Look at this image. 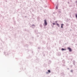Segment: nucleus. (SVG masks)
Listing matches in <instances>:
<instances>
[{
    "label": "nucleus",
    "mask_w": 77,
    "mask_h": 77,
    "mask_svg": "<svg viewBox=\"0 0 77 77\" xmlns=\"http://www.w3.org/2000/svg\"><path fill=\"white\" fill-rule=\"evenodd\" d=\"M63 25H64V24H61V28H63Z\"/></svg>",
    "instance_id": "4"
},
{
    "label": "nucleus",
    "mask_w": 77,
    "mask_h": 77,
    "mask_svg": "<svg viewBox=\"0 0 77 77\" xmlns=\"http://www.w3.org/2000/svg\"><path fill=\"white\" fill-rule=\"evenodd\" d=\"M55 23H57V21H56Z\"/></svg>",
    "instance_id": "10"
},
{
    "label": "nucleus",
    "mask_w": 77,
    "mask_h": 77,
    "mask_svg": "<svg viewBox=\"0 0 77 77\" xmlns=\"http://www.w3.org/2000/svg\"><path fill=\"white\" fill-rule=\"evenodd\" d=\"M44 25L45 26H47V21L46 20H44Z\"/></svg>",
    "instance_id": "1"
},
{
    "label": "nucleus",
    "mask_w": 77,
    "mask_h": 77,
    "mask_svg": "<svg viewBox=\"0 0 77 77\" xmlns=\"http://www.w3.org/2000/svg\"><path fill=\"white\" fill-rule=\"evenodd\" d=\"M46 73H47V74H48V72H47Z\"/></svg>",
    "instance_id": "11"
},
{
    "label": "nucleus",
    "mask_w": 77,
    "mask_h": 77,
    "mask_svg": "<svg viewBox=\"0 0 77 77\" xmlns=\"http://www.w3.org/2000/svg\"><path fill=\"white\" fill-rule=\"evenodd\" d=\"M68 49H69V51H72V50H71V48H68Z\"/></svg>",
    "instance_id": "2"
},
{
    "label": "nucleus",
    "mask_w": 77,
    "mask_h": 77,
    "mask_svg": "<svg viewBox=\"0 0 77 77\" xmlns=\"http://www.w3.org/2000/svg\"><path fill=\"white\" fill-rule=\"evenodd\" d=\"M48 72H49V73L50 72V70H48Z\"/></svg>",
    "instance_id": "9"
},
{
    "label": "nucleus",
    "mask_w": 77,
    "mask_h": 77,
    "mask_svg": "<svg viewBox=\"0 0 77 77\" xmlns=\"http://www.w3.org/2000/svg\"><path fill=\"white\" fill-rule=\"evenodd\" d=\"M32 26L34 27H35V26L34 25H33Z\"/></svg>",
    "instance_id": "7"
},
{
    "label": "nucleus",
    "mask_w": 77,
    "mask_h": 77,
    "mask_svg": "<svg viewBox=\"0 0 77 77\" xmlns=\"http://www.w3.org/2000/svg\"><path fill=\"white\" fill-rule=\"evenodd\" d=\"M57 26L58 27H60V25L59 23H57Z\"/></svg>",
    "instance_id": "3"
},
{
    "label": "nucleus",
    "mask_w": 77,
    "mask_h": 77,
    "mask_svg": "<svg viewBox=\"0 0 77 77\" xmlns=\"http://www.w3.org/2000/svg\"><path fill=\"white\" fill-rule=\"evenodd\" d=\"M58 9V7H57V6L56 8V9Z\"/></svg>",
    "instance_id": "6"
},
{
    "label": "nucleus",
    "mask_w": 77,
    "mask_h": 77,
    "mask_svg": "<svg viewBox=\"0 0 77 77\" xmlns=\"http://www.w3.org/2000/svg\"><path fill=\"white\" fill-rule=\"evenodd\" d=\"M71 72H72V70H71Z\"/></svg>",
    "instance_id": "12"
},
{
    "label": "nucleus",
    "mask_w": 77,
    "mask_h": 77,
    "mask_svg": "<svg viewBox=\"0 0 77 77\" xmlns=\"http://www.w3.org/2000/svg\"><path fill=\"white\" fill-rule=\"evenodd\" d=\"M52 24L53 25H55V24H55L54 23H53Z\"/></svg>",
    "instance_id": "8"
},
{
    "label": "nucleus",
    "mask_w": 77,
    "mask_h": 77,
    "mask_svg": "<svg viewBox=\"0 0 77 77\" xmlns=\"http://www.w3.org/2000/svg\"><path fill=\"white\" fill-rule=\"evenodd\" d=\"M66 49H63V48H62V49H61V50L62 51H63V50H66Z\"/></svg>",
    "instance_id": "5"
}]
</instances>
